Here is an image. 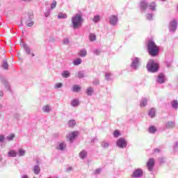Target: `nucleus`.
<instances>
[{
	"label": "nucleus",
	"mask_w": 178,
	"mask_h": 178,
	"mask_svg": "<svg viewBox=\"0 0 178 178\" xmlns=\"http://www.w3.org/2000/svg\"><path fill=\"white\" fill-rule=\"evenodd\" d=\"M79 79H83L84 77V74H83L81 72H79L77 73L76 76Z\"/></svg>",
	"instance_id": "nucleus-38"
},
{
	"label": "nucleus",
	"mask_w": 178,
	"mask_h": 178,
	"mask_svg": "<svg viewBox=\"0 0 178 178\" xmlns=\"http://www.w3.org/2000/svg\"><path fill=\"white\" fill-rule=\"evenodd\" d=\"M1 108H2V105L0 104V109H1Z\"/></svg>",
	"instance_id": "nucleus-52"
},
{
	"label": "nucleus",
	"mask_w": 178,
	"mask_h": 178,
	"mask_svg": "<svg viewBox=\"0 0 178 178\" xmlns=\"http://www.w3.org/2000/svg\"><path fill=\"white\" fill-rule=\"evenodd\" d=\"M102 147H103V148H108V147H109V144H108V143L106 142H102Z\"/></svg>",
	"instance_id": "nucleus-39"
},
{
	"label": "nucleus",
	"mask_w": 178,
	"mask_h": 178,
	"mask_svg": "<svg viewBox=\"0 0 178 178\" xmlns=\"http://www.w3.org/2000/svg\"><path fill=\"white\" fill-rule=\"evenodd\" d=\"M79 156L81 159H84V158L87 157V152L86 150H83L79 153Z\"/></svg>",
	"instance_id": "nucleus-16"
},
{
	"label": "nucleus",
	"mask_w": 178,
	"mask_h": 178,
	"mask_svg": "<svg viewBox=\"0 0 178 178\" xmlns=\"http://www.w3.org/2000/svg\"><path fill=\"white\" fill-rule=\"evenodd\" d=\"M99 50H95V54H96L97 55H99Z\"/></svg>",
	"instance_id": "nucleus-47"
},
{
	"label": "nucleus",
	"mask_w": 178,
	"mask_h": 178,
	"mask_svg": "<svg viewBox=\"0 0 178 178\" xmlns=\"http://www.w3.org/2000/svg\"><path fill=\"white\" fill-rule=\"evenodd\" d=\"M80 90H81V88L79 85H74L72 88L74 92H79Z\"/></svg>",
	"instance_id": "nucleus-15"
},
{
	"label": "nucleus",
	"mask_w": 178,
	"mask_h": 178,
	"mask_svg": "<svg viewBox=\"0 0 178 178\" xmlns=\"http://www.w3.org/2000/svg\"><path fill=\"white\" fill-rule=\"evenodd\" d=\"M140 8H142L143 10L147 9V3H145L144 1H142L140 3Z\"/></svg>",
	"instance_id": "nucleus-32"
},
{
	"label": "nucleus",
	"mask_w": 178,
	"mask_h": 178,
	"mask_svg": "<svg viewBox=\"0 0 178 178\" xmlns=\"http://www.w3.org/2000/svg\"><path fill=\"white\" fill-rule=\"evenodd\" d=\"M22 178H29V176H27V175H23V176L22 177Z\"/></svg>",
	"instance_id": "nucleus-50"
},
{
	"label": "nucleus",
	"mask_w": 178,
	"mask_h": 178,
	"mask_svg": "<svg viewBox=\"0 0 178 178\" xmlns=\"http://www.w3.org/2000/svg\"><path fill=\"white\" fill-rule=\"evenodd\" d=\"M113 136L114 137H119V136H120V132L119 131V130L118 129L115 130L113 133Z\"/></svg>",
	"instance_id": "nucleus-35"
},
{
	"label": "nucleus",
	"mask_w": 178,
	"mask_h": 178,
	"mask_svg": "<svg viewBox=\"0 0 178 178\" xmlns=\"http://www.w3.org/2000/svg\"><path fill=\"white\" fill-rule=\"evenodd\" d=\"M56 8V1H54L51 6V9H55Z\"/></svg>",
	"instance_id": "nucleus-41"
},
{
	"label": "nucleus",
	"mask_w": 178,
	"mask_h": 178,
	"mask_svg": "<svg viewBox=\"0 0 178 178\" xmlns=\"http://www.w3.org/2000/svg\"><path fill=\"white\" fill-rule=\"evenodd\" d=\"M163 1H165V0H163Z\"/></svg>",
	"instance_id": "nucleus-55"
},
{
	"label": "nucleus",
	"mask_w": 178,
	"mask_h": 178,
	"mask_svg": "<svg viewBox=\"0 0 178 178\" xmlns=\"http://www.w3.org/2000/svg\"><path fill=\"white\" fill-rule=\"evenodd\" d=\"M22 1H27V0H22Z\"/></svg>",
	"instance_id": "nucleus-54"
},
{
	"label": "nucleus",
	"mask_w": 178,
	"mask_h": 178,
	"mask_svg": "<svg viewBox=\"0 0 178 178\" xmlns=\"http://www.w3.org/2000/svg\"><path fill=\"white\" fill-rule=\"evenodd\" d=\"M2 67H3V69H5L6 70H8V67H9V64H8L7 61L3 62Z\"/></svg>",
	"instance_id": "nucleus-29"
},
{
	"label": "nucleus",
	"mask_w": 178,
	"mask_h": 178,
	"mask_svg": "<svg viewBox=\"0 0 178 178\" xmlns=\"http://www.w3.org/2000/svg\"><path fill=\"white\" fill-rule=\"evenodd\" d=\"M79 55L81 57L86 56L87 55V51L86 49L81 50Z\"/></svg>",
	"instance_id": "nucleus-20"
},
{
	"label": "nucleus",
	"mask_w": 178,
	"mask_h": 178,
	"mask_svg": "<svg viewBox=\"0 0 178 178\" xmlns=\"http://www.w3.org/2000/svg\"><path fill=\"white\" fill-rule=\"evenodd\" d=\"M70 127H74L76 126V121L74 120H71L68 122Z\"/></svg>",
	"instance_id": "nucleus-22"
},
{
	"label": "nucleus",
	"mask_w": 178,
	"mask_h": 178,
	"mask_svg": "<svg viewBox=\"0 0 178 178\" xmlns=\"http://www.w3.org/2000/svg\"><path fill=\"white\" fill-rule=\"evenodd\" d=\"M40 172H41V169L38 165H35L33 168V173L35 175H39Z\"/></svg>",
	"instance_id": "nucleus-17"
},
{
	"label": "nucleus",
	"mask_w": 178,
	"mask_h": 178,
	"mask_svg": "<svg viewBox=\"0 0 178 178\" xmlns=\"http://www.w3.org/2000/svg\"><path fill=\"white\" fill-rule=\"evenodd\" d=\"M154 152H160L159 149L158 148L154 149Z\"/></svg>",
	"instance_id": "nucleus-48"
},
{
	"label": "nucleus",
	"mask_w": 178,
	"mask_h": 178,
	"mask_svg": "<svg viewBox=\"0 0 178 178\" xmlns=\"http://www.w3.org/2000/svg\"><path fill=\"white\" fill-rule=\"evenodd\" d=\"M166 129H172L175 127V122L173 121H170L165 124Z\"/></svg>",
	"instance_id": "nucleus-12"
},
{
	"label": "nucleus",
	"mask_w": 178,
	"mask_h": 178,
	"mask_svg": "<svg viewBox=\"0 0 178 178\" xmlns=\"http://www.w3.org/2000/svg\"><path fill=\"white\" fill-rule=\"evenodd\" d=\"M87 95H92L94 94V88L89 87L86 89Z\"/></svg>",
	"instance_id": "nucleus-13"
},
{
	"label": "nucleus",
	"mask_w": 178,
	"mask_h": 178,
	"mask_svg": "<svg viewBox=\"0 0 178 178\" xmlns=\"http://www.w3.org/2000/svg\"><path fill=\"white\" fill-rule=\"evenodd\" d=\"M143 176V170L141 169H136L134 170L132 177H141Z\"/></svg>",
	"instance_id": "nucleus-7"
},
{
	"label": "nucleus",
	"mask_w": 178,
	"mask_h": 178,
	"mask_svg": "<svg viewBox=\"0 0 178 178\" xmlns=\"http://www.w3.org/2000/svg\"><path fill=\"white\" fill-rule=\"evenodd\" d=\"M97 173H99V171H96Z\"/></svg>",
	"instance_id": "nucleus-53"
},
{
	"label": "nucleus",
	"mask_w": 178,
	"mask_h": 178,
	"mask_svg": "<svg viewBox=\"0 0 178 178\" xmlns=\"http://www.w3.org/2000/svg\"><path fill=\"white\" fill-rule=\"evenodd\" d=\"M154 165H155V160L153 158L149 159L147 163V166L150 172H152Z\"/></svg>",
	"instance_id": "nucleus-6"
},
{
	"label": "nucleus",
	"mask_w": 178,
	"mask_h": 178,
	"mask_svg": "<svg viewBox=\"0 0 178 178\" xmlns=\"http://www.w3.org/2000/svg\"><path fill=\"white\" fill-rule=\"evenodd\" d=\"M56 88H60L62 87V83H58L55 86Z\"/></svg>",
	"instance_id": "nucleus-43"
},
{
	"label": "nucleus",
	"mask_w": 178,
	"mask_h": 178,
	"mask_svg": "<svg viewBox=\"0 0 178 178\" xmlns=\"http://www.w3.org/2000/svg\"><path fill=\"white\" fill-rule=\"evenodd\" d=\"M0 162H2V156H0Z\"/></svg>",
	"instance_id": "nucleus-51"
},
{
	"label": "nucleus",
	"mask_w": 178,
	"mask_h": 178,
	"mask_svg": "<svg viewBox=\"0 0 178 178\" xmlns=\"http://www.w3.org/2000/svg\"><path fill=\"white\" fill-rule=\"evenodd\" d=\"M147 20H152V14H148L147 15Z\"/></svg>",
	"instance_id": "nucleus-42"
},
{
	"label": "nucleus",
	"mask_w": 178,
	"mask_h": 178,
	"mask_svg": "<svg viewBox=\"0 0 178 178\" xmlns=\"http://www.w3.org/2000/svg\"><path fill=\"white\" fill-rule=\"evenodd\" d=\"M15 138V134H12L11 135H9L8 136H7V140L8 141H12V140H13Z\"/></svg>",
	"instance_id": "nucleus-31"
},
{
	"label": "nucleus",
	"mask_w": 178,
	"mask_h": 178,
	"mask_svg": "<svg viewBox=\"0 0 178 178\" xmlns=\"http://www.w3.org/2000/svg\"><path fill=\"white\" fill-rule=\"evenodd\" d=\"M109 77H111V74H106V80H109Z\"/></svg>",
	"instance_id": "nucleus-45"
},
{
	"label": "nucleus",
	"mask_w": 178,
	"mask_h": 178,
	"mask_svg": "<svg viewBox=\"0 0 178 178\" xmlns=\"http://www.w3.org/2000/svg\"><path fill=\"white\" fill-rule=\"evenodd\" d=\"M79 134H80V132H79V131H74L70 134L67 135V138L70 141V143H73V140H74L76 137H79Z\"/></svg>",
	"instance_id": "nucleus-4"
},
{
	"label": "nucleus",
	"mask_w": 178,
	"mask_h": 178,
	"mask_svg": "<svg viewBox=\"0 0 178 178\" xmlns=\"http://www.w3.org/2000/svg\"><path fill=\"white\" fill-rule=\"evenodd\" d=\"M67 17V15L65 13H60L58 15V19H66Z\"/></svg>",
	"instance_id": "nucleus-24"
},
{
	"label": "nucleus",
	"mask_w": 178,
	"mask_h": 178,
	"mask_svg": "<svg viewBox=\"0 0 178 178\" xmlns=\"http://www.w3.org/2000/svg\"><path fill=\"white\" fill-rule=\"evenodd\" d=\"M79 100L74 99V100H72V102H71V105L72 106H79Z\"/></svg>",
	"instance_id": "nucleus-26"
},
{
	"label": "nucleus",
	"mask_w": 178,
	"mask_h": 178,
	"mask_svg": "<svg viewBox=\"0 0 178 178\" xmlns=\"http://www.w3.org/2000/svg\"><path fill=\"white\" fill-rule=\"evenodd\" d=\"M156 6H155V3H151L149 5L151 10H156Z\"/></svg>",
	"instance_id": "nucleus-33"
},
{
	"label": "nucleus",
	"mask_w": 178,
	"mask_h": 178,
	"mask_svg": "<svg viewBox=\"0 0 178 178\" xmlns=\"http://www.w3.org/2000/svg\"><path fill=\"white\" fill-rule=\"evenodd\" d=\"M172 108H177L178 106V102L177 100H174L172 103Z\"/></svg>",
	"instance_id": "nucleus-34"
},
{
	"label": "nucleus",
	"mask_w": 178,
	"mask_h": 178,
	"mask_svg": "<svg viewBox=\"0 0 178 178\" xmlns=\"http://www.w3.org/2000/svg\"><path fill=\"white\" fill-rule=\"evenodd\" d=\"M72 23L73 26V29H79V27H81V24L83 23V17L81 15L76 14L72 18Z\"/></svg>",
	"instance_id": "nucleus-2"
},
{
	"label": "nucleus",
	"mask_w": 178,
	"mask_h": 178,
	"mask_svg": "<svg viewBox=\"0 0 178 178\" xmlns=\"http://www.w3.org/2000/svg\"><path fill=\"white\" fill-rule=\"evenodd\" d=\"M92 20L95 23L99 22V15L95 16Z\"/></svg>",
	"instance_id": "nucleus-37"
},
{
	"label": "nucleus",
	"mask_w": 178,
	"mask_h": 178,
	"mask_svg": "<svg viewBox=\"0 0 178 178\" xmlns=\"http://www.w3.org/2000/svg\"><path fill=\"white\" fill-rule=\"evenodd\" d=\"M89 38L90 41H95V40H97V36L95 34L92 33L89 35Z\"/></svg>",
	"instance_id": "nucleus-28"
},
{
	"label": "nucleus",
	"mask_w": 178,
	"mask_h": 178,
	"mask_svg": "<svg viewBox=\"0 0 178 178\" xmlns=\"http://www.w3.org/2000/svg\"><path fill=\"white\" fill-rule=\"evenodd\" d=\"M147 106V99H142L140 102V106H141V108H144V106Z\"/></svg>",
	"instance_id": "nucleus-23"
},
{
	"label": "nucleus",
	"mask_w": 178,
	"mask_h": 178,
	"mask_svg": "<svg viewBox=\"0 0 178 178\" xmlns=\"http://www.w3.org/2000/svg\"><path fill=\"white\" fill-rule=\"evenodd\" d=\"M157 82L159 83V84H163V83H165V75H163V74L159 75Z\"/></svg>",
	"instance_id": "nucleus-11"
},
{
	"label": "nucleus",
	"mask_w": 178,
	"mask_h": 178,
	"mask_svg": "<svg viewBox=\"0 0 178 178\" xmlns=\"http://www.w3.org/2000/svg\"><path fill=\"white\" fill-rule=\"evenodd\" d=\"M3 140H5V137L3 136V135H0V142L3 141Z\"/></svg>",
	"instance_id": "nucleus-44"
},
{
	"label": "nucleus",
	"mask_w": 178,
	"mask_h": 178,
	"mask_svg": "<svg viewBox=\"0 0 178 178\" xmlns=\"http://www.w3.org/2000/svg\"><path fill=\"white\" fill-rule=\"evenodd\" d=\"M0 97H3V92L0 91Z\"/></svg>",
	"instance_id": "nucleus-49"
},
{
	"label": "nucleus",
	"mask_w": 178,
	"mask_h": 178,
	"mask_svg": "<svg viewBox=\"0 0 178 178\" xmlns=\"http://www.w3.org/2000/svg\"><path fill=\"white\" fill-rule=\"evenodd\" d=\"M61 75L63 76V77H65V79H67V77H69V76H70V74L69 73V71H64Z\"/></svg>",
	"instance_id": "nucleus-25"
},
{
	"label": "nucleus",
	"mask_w": 178,
	"mask_h": 178,
	"mask_svg": "<svg viewBox=\"0 0 178 178\" xmlns=\"http://www.w3.org/2000/svg\"><path fill=\"white\" fill-rule=\"evenodd\" d=\"M140 62V59L138 58H136L131 63V67H134V69H137L138 67V63Z\"/></svg>",
	"instance_id": "nucleus-10"
},
{
	"label": "nucleus",
	"mask_w": 178,
	"mask_h": 178,
	"mask_svg": "<svg viewBox=\"0 0 178 178\" xmlns=\"http://www.w3.org/2000/svg\"><path fill=\"white\" fill-rule=\"evenodd\" d=\"M148 131H149V133H151V134L156 133V127H155L154 126H151L149 127Z\"/></svg>",
	"instance_id": "nucleus-19"
},
{
	"label": "nucleus",
	"mask_w": 178,
	"mask_h": 178,
	"mask_svg": "<svg viewBox=\"0 0 178 178\" xmlns=\"http://www.w3.org/2000/svg\"><path fill=\"white\" fill-rule=\"evenodd\" d=\"M25 154H26V151H24V149H19V156H24Z\"/></svg>",
	"instance_id": "nucleus-30"
},
{
	"label": "nucleus",
	"mask_w": 178,
	"mask_h": 178,
	"mask_svg": "<svg viewBox=\"0 0 178 178\" xmlns=\"http://www.w3.org/2000/svg\"><path fill=\"white\" fill-rule=\"evenodd\" d=\"M117 145L119 148H125L127 147V142L123 138H120L117 140Z\"/></svg>",
	"instance_id": "nucleus-5"
},
{
	"label": "nucleus",
	"mask_w": 178,
	"mask_h": 178,
	"mask_svg": "<svg viewBox=\"0 0 178 178\" xmlns=\"http://www.w3.org/2000/svg\"><path fill=\"white\" fill-rule=\"evenodd\" d=\"M177 28V21L173 20L170 23V30L171 31H175Z\"/></svg>",
	"instance_id": "nucleus-8"
},
{
	"label": "nucleus",
	"mask_w": 178,
	"mask_h": 178,
	"mask_svg": "<svg viewBox=\"0 0 178 178\" xmlns=\"http://www.w3.org/2000/svg\"><path fill=\"white\" fill-rule=\"evenodd\" d=\"M73 65L74 66H79V65H81V58H76L73 61Z\"/></svg>",
	"instance_id": "nucleus-18"
},
{
	"label": "nucleus",
	"mask_w": 178,
	"mask_h": 178,
	"mask_svg": "<svg viewBox=\"0 0 178 178\" xmlns=\"http://www.w3.org/2000/svg\"><path fill=\"white\" fill-rule=\"evenodd\" d=\"M149 116L154 118L155 116V108H152L149 112Z\"/></svg>",
	"instance_id": "nucleus-27"
},
{
	"label": "nucleus",
	"mask_w": 178,
	"mask_h": 178,
	"mask_svg": "<svg viewBox=\"0 0 178 178\" xmlns=\"http://www.w3.org/2000/svg\"><path fill=\"white\" fill-rule=\"evenodd\" d=\"M42 111L43 112L48 113L51 111V107L49 106V105H46L42 108Z\"/></svg>",
	"instance_id": "nucleus-21"
},
{
	"label": "nucleus",
	"mask_w": 178,
	"mask_h": 178,
	"mask_svg": "<svg viewBox=\"0 0 178 178\" xmlns=\"http://www.w3.org/2000/svg\"><path fill=\"white\" fill-rule=\"evenodd\" d=\"M65 148H66V145H65L64 143H60L59 149H60V151H63V149H65Z\"/></svg>",
	"instance_id": "nucleus-36"
},
{
	"label": "nucleus",
	"mask_w": 178,
	"mask_h": 178,
	"mask_svg": "<svg viewBox=\"0 0 178 178\" xmlns=\"http://www.w3.org/2000/svg\"><path fill=\"white\" fill-rule=\"evenodd\" d=\"M33 25L34 22L33 21H29V22L26 24L27 27H33Z\"/></svg>",
	"instance_id": "nucleus-40"
},
{
	"label": "nucleus",
	"mask_w": 178,
	"mask_h": 178,
	"mask_svg": "<svg viewBox=\"0 0 178 178\" xmlns=\"http://www.w3.org/2000/svg\"><path fill=\"white\" fill-rule=\"evenodd\" d=\"M17 155V152H15V150H10V152H8V156L12 157V158H15L16 157Z\"/></svg>",
	"instance_id": "nucleus-14"
},
{
	"label": "nucleus",
	"mask_w": 178,
	"mask_h": 178,
	"mask_svg": "<svg viewBox=\"0 0 178 178\" xmlns=\"http://www.w3.org/2000/svg\"><path fill=\"white\" fill-rule=\"evenodd\" d=\"M64 44H69V39H65V40H64Z\"/></svg>",
	"instance_id": "nucleus-46"
},
{
	"label": "nucleus",
	"mask_w": 178,
	"mask_h": 178,
	"mask_svg": "<svg viewBox=\"0 0 178 178\" xmlns=\"http://www.w3.org/2000/svg\"><path fill=\"white\" fill-rule=\"evenodd\" d=\"M147 69L149 72L155 73V72H158V69H159V65H158V63H155L154 60H149L147 64Z\"/></svg>",
	"instance_id": "nucleus-3"
},
{
	"label": "nucleus",
	"mask_w": 178,
	"mask_h": 178,
	"mask_svg": "<svg viewBox=\"0 0 178 178\" xmlns=\"http://www.w3.org/2000/svg\"><path fill=\"white\" fill-rule=\"evenodd\" d=\"M110 23L111 24H112L113 26L116 25V24L118 23V17L115 15H112L110 17Z\"/></svg>",
	"instance_id": "nucleus-9"
},
{
	"label": "nucleus",
	"mask_w": 178,
	"mask_h": 178,
	"mask_svg": "<svg viewBox=\"0 0 178 178\" xmlns=\"http://www.w3.org/2000/svg\"><path fill=\"white\" fill-rule=\"evenodd\" d=\"M147 51L149 55L155 57L159 55V47L156 45L155 42L150 40L147 42Z\"/></svg>",
	"instance_id": "nucleus-1"
}]
</instances>
